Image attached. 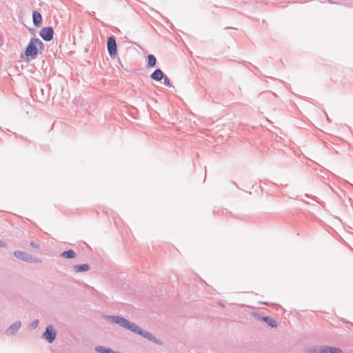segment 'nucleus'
I'll use <instances>...</instances> for the list:
<instances>
[{
	"mask_svg": "<svg viewBox=\"0 0 353 353\" xmlns=\"http://www.w3.org/2000/svg\"><path fill=\"white\" fill-rule=\"evenodd\" d=\"M30 245L31 247L34 248H36V249H38V248H40V245H39L37 243L34 242V241H31V242L30 243Z\"/></svg>",
	"mask_w": 353,
	"mask_h": 353,
	"instance_id": "20",
	"label": "nucleus"
},
{
	"mask_svg": "<svg viewBox=\"0 0 353 353\" xmlns=\"http://www.w3.org/2000/svg\"><path fill=\"white\" fill-rule=\"evenodd\" d=\"M39 34L44 41H50L53 39V28L50 26L44 27L40 30Z\"/></svg>",
	"mask_w": 353,
	"mask_h": 353,
	"instance_id": "6",
	"label": "nucleus"
},
{
	"mask_svg": "<svg viewBox=\"0 0 353 353\" xmlns=\"http://www.w3.org/2000/svg\"><path fill=\"white\" fill-rule=\"evenodd\" d=\"M13 254L17 259L21 260L23 261H25L26 263H41V259L34 257V256H32L31 254H30L27 252H23V251H20V250L14 251Z\"/></svg>",
	"mask_w": 353,
	"mask_h": 353,
	"instance_id": "2",
	"label": "nucleus"
},
{
	"mask_svg": "<svg viewBox=\"0 0 353 353\" xmlns=\"http://www.w3.org/2000/svg\"><path fill=\"white\" fill-rule=\"evenodd\" d=\"M34 41L36 43L37 48H39L40 50H43L45 46L44 43L38 38H35Z\"/></svg>",
	"mask_w": 353,
	"mask_h": 353,
	"instance_id": "16",
	"label": "nucleus"
},
{
	"mask_svg": "<svg viewBox=\"0 0 353 353\" xmlns=\"http://www.w3.org/2000/svg\"><path fill=\"white\" fill-rule=\"evenodd\" d=\"M21 326V322L19 321H16L6 330V334L8 336L14 335L16 334Z\"/></svg>",
	"mask_w": 353,
	"mask_h": 353,
	"instance_id": "8",
	"label": "nucleus"
},
{
	"mask_svg": "<svg viewBox=\"0 0 353 353\" xmlns=\"http://www.w3.org/2000/svg\"><path fill=\"white\" fill-rule=\"evenodd\" d=\"M218 304H219L220 306L223 307H224L223 303H221V301H219V302L218 303Z\"/></svg>",
	"mask_w": 353,
	"mask_h": 353,
	"instance_id": "22",
	"label": "nucleus"
},
{
	"mask_svg": "<svg viewBox=\"0 0 353 353\" xmlns=\"http://www.w3.org/2000/svg\"><path fill=\"white\" fill-rule=\"evenodd\" d=\"M307 353H321L320 347H314L307 350Z\"/></svg>",
	"mask_w": 353,
	"mask_h": 353,
	"instance_id": "17",
	"label": "nucleus"
},
{
	"mask_svg": "<svg viewBox=\"0 0 353 353\" xmlns=\"http://www.w3.org/2000/svg\"><path fill=\"white\" fill-rule=\"evenodd\" d=\"M39 323V320H38V319H36V320L33 321L31 323V324H30V327H31L32 329H36V328L38 327Z\"/></svg>",
	"mask_w": 353,
	"mask_h": 353,
	"instance_id": "19",
	"label": "nucleus"
},
{
	"mask_svg": "<svg viewBox=\"0 0 353 353\" xmlns=\"http://www.w3.org/2000/svg\"><path fill=\"white\" fill-rule=\"evenodd\" d=\"M57 336V331L52 324L48 325L42 334V337L49 343L54 342Z\"/></svg>",
	"mask_w": 353,
	"mask_h": 353,
	"instance_id": "4",
	"label": "nucleus"
},
{
	"mask_svg": "<svg viewBox=\"0 0 353 353\" xmlns=\"http://www.w3.org/2000/svg\"><path fill=\"white\" fill-rule=\"evenodd\" d=\"M34 39L35 38L30 39V41L25 50V55L28 58V59H34L38 55L39 50L36 43L34 41Z\"/></svg>",
	"mask_w": 353,
	"mask_h": 353,
	"instance_id": "3",
	"label": "nucleus"
},
{
	"mask_svg": "<svg viewBox=\"0 0 353 353\" xmlns=\"http://www.w3.org/2000/svg\"><path fill=\"white\" fill-rule=\"evenodd\" d=\"M32 21L36 27L41 26L42 21V16L39 12L35 10L32 12Z\"/></svg>",
	"mask_w": 353,
	"mask_h": 353,
	"instance_id": "12",
	"label": "nucleus"
},
{
	"mask_svg": "<svg viewBox=\"0 0 353 353\" xmlns=\"http://www.w3.org/2000/svg\"><path fill=\"white\" fill-rule=\"evenodd\" d=\"M163 79V83L165 85L168 86V87L172 86L170 81L167 76H165V77Z\"/></svg>",
	"mask_w": 353,
	"mask_h": 353,
	"instance_id": "18",
	"label": "nucleus"
},
{
	"mask_svg": "<svg viewBox=\"0 0 353 353\" xmlns=\"http://www.w3.org/2000/svg\"><path fill=\"white\" fill-rule=\"evenodd\" d=\"M94 350L99 353H115V351L110 347L98 345L94 347Z\"/></svg>",
	"mask_w": 353,
	"mask_h": 353,
	"instance_id": "14",
	"label": "nucleus"
},
{
	"mask_svg": "<svg viewBox=\"0 0 353 353\" xmlns=\"http://www.w3.org/2000/svg\"><path fill=\"white\" fill-rule=\"evenodd\" d=\"M77 256L76 252L73 250H68L67 251L63 252L59 254L61 258L63 259H74Z\"/></svg>",
	"mask_w": 353,
	"mask_h": 353,
	"instance_id": "13",
	"label": "nucleus"
},
{
	"mask_svg": "<svg viewBox=\"0 0 353 353\" xmlns=\"http://www.w3.org/2000/svg\"><path fill=\"white\" fill-rule=\"evenodd\" d=\"M5 247H6V243L3 241L0 240V248Z\"/></svg>",
	"mask_w": 353,
	"mask_h": 353,
	"instance_id": "21",
	"label": "nucleus"
},
{
	"mask_svg": "<svg viewBox=\"0 0 353 353\" xmlns=\"http://www.w3.org/2000/svg\"><path fill=\"white\" fill-rule=\"evenodd\" d=\"M72 269L76 273L84 272L88 271L90 269V266L87 263L79 264L74 265Z\"/></svg>",
	"mask_w": 353,
	"mask_h": 353,
	"instance_id": "11",
	"label": "nucleus"
},
{
	"mask_svg": "<svg viewBox=\"0 0 353 353\" xmlns=\"http://www.w3.org/2000/svg\"><path fill=\"white\" fill-rule=\"evenodd\" d=\"M165 76V75L163 71L161 69L157 68L150 74V78L154 81H159L162 80Z\"/></svg>",
	"mask_w": 353,
	"mask_h": 353,
	"instance_id": "9",
	"label": "nucleus"
},
{
	"mask_svg": "<svg viewBox=\"0 0 353 353\" xmlns=\"http://www.w3.org/2000/svg\"><path fill=\"white\" fill-rule=\"evenodd\" d=\"M105 319L110 323L112 324H117L119 326L131 331L132 332L142 336L150 341H152L157 345H163V343L156 336L152 335L150 332L141 329L137 325L130 322L124 317L117 315H108L105 316Z\"/></svg>",
	"mask_w": 353,
	"mask_h": 353,
	"instance_id": "1",
	"label": "nucleus"
},
{
	"mask_svg": "<svg viewBox=\"0 0 353 353\" xmlns=\"http://www.w3.org/2000/svg\"><path fill=\"white\" fill-rule=\"evenodd\" d=\"M157 63V59L153 54L148 55V64L147 66L148 68L154 67Z\"/></svg>",
	"mask_w": 353,
	"mask_h": 353,
	"instance_id": "15",
	"label": "nucleus"
},
{
	"mask_svg": "<svg viewBox=\"0 0 353 353\" xmlns=\"http://www.w3.org/2000/svg\"><path fill=\"white\" fill-rule=\"evenodd\" d=\"M107 48L111 58H115L117 53V46L114 36H110L107 40Z\"/></svg>",
	"mask_w": 353,
	"mask_h": 353,
	"instance_id": "5",
	"label": "nucleus"
},
{
	"mask_svg": "<svg viewBox=\"0 0 353 353\" xmlns=\"http://www.w3.org/2000/svg\"><path fill=\"white\" fill-rule=\"evenodd\" d=\"M321 353H343V351L338 347L331 346H321Z\"/></svg>",
	"mask_w": 353,
	"mask_h": 353,
	"instance_id": "10",
	"label": "nucleus"
},
{
	"mask_svg": "<svg viewBox=\"0 0 353 353\" xmlns=\"http://www.w3.org/2000/svg\"><path fill=\"white\" fill-rule=\"evenodd\" d=\"M254 315L259 321L266 323L271 327H276L277 326L276 322L274 319L269 316H261L257 313H254Z\"/></svg>",
	"mask_w": 353,
	"mask_h": 353,
	"instance_id": "7",
	"label": "nucleus"
}]
</instances>
